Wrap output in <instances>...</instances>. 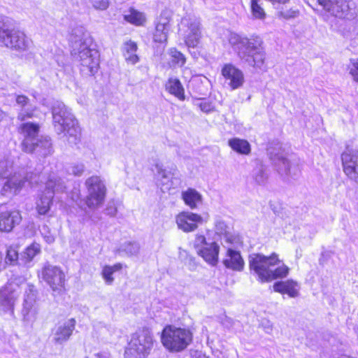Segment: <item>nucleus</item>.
<instances>
[{
	"label": "nucleus",
	"mask_w": 358,
	"mask_h": 358,
	"mask_svg": "<svg viewBox=\"0 0 358 358\" xmlns=\"http://www.w3.org/2000/svg\"><path fill=\"white\" fill-rule=\"evenodd\" d=\"M228 41L241 60L254 67L262 68L265 55L262 47V41L259 36L248 38L231 32L228 36Z\"/></svg>",
	"instance_id": "obj_1"
},
{
	"label": "nucleus",
	"mask_w": 358,
	"mask_h": 358,
	"mask_svg": "<svg viewBox=\"0 0 358 358\" xmlns=\"http://www.w3.org/2000/svg\"><path fill=\"white\" fill-rule=\"evenodd\" d=\"M92 45L93 39L87 32L82 33L72 41L71 55L79 63L80 71L85 76L94 75L99 66V55Z\"/></svg>",
	"instance_id": "obj_2"
},
{
	"label": "nucleus",
	"mask_w": 358,
	"mask_h": 358,
	"mask_svg": "<svg viewBox=\"0 0 358 358\" xmlns=\"http://www.w3.org/2000/svg\"><path fill=\"white\" fill-rule=\"evenodd\" d=\"M281 261L276 253L270 256L262 254H253L250 256V268L258 277L262 282H270L278 278H286L289 268L284 264L279 265Z\"/></svg>",
	"instance_id": "obj_3"
},
{
	"label": "nucleus",
	"mask_w": 358,
	"mask_h": 358,
	"mask_svg": "<svg viewBox=\"0 0 358 358\" xmlns=\"http://www.w3.org/2000/svg\"><path fill=\"white\" fill-rule=\"evenodd\" d=\"M52 113L55 131L69 136L68 141L76 143L80 136V129L70 110L63 103L57 101L52 106Z\"/></svg>",
	"instance_id": "obj_4"
},
{
	"label": "nucleus",
	"mask_w": 358,
	"mask_h": 358,
	"mask_svg": "<svg viewBox=\"0 0 358 358\" xmlns=\"http://www.w3.org/2000/svg\"><path fill=\"white\" fill-rule=\"evenodd\" d=\"M0 177L6 179V182L0 184V197L17 195L28 180L24 174L13 171V162L8 159L0 161Z\"/></svg>",
	"instance_id": "obj_5"
},
{
	"label": "nucleus",
	"mask_w": 358,
	"mask_h": 358,
	"mask_svg": "<svg viewBox=\"0 0 358 358\" xmlns=\"http://www.w3.org/2000/svg\"><path fill=\"white\" fill-rule=\"evenodd\" d=\"M155 340L148 329H140L131 336L124 350V358H148L154 347Z\"/></svg>",
	"instance_id": "obj_6"
},
{
	"label": "nucleus",
	"mask_w": 358,
	"mask_h": 358,
	"mask_svg": "<svg viewBox=\"0 0 358 358\" xmlns=\"http://www.w3.org/2000/svg\"><path fill=\"white\" fill-rule=\"evenodd\" d=\"M192 341V334L187 329L169 325L164 327L161 336L163 346L170 352L185 350Z\"/></svg>",
	"instance_id": "obj_7"
},
{
	"label": "nucleus",
	"mask_w": 358,
	"mask_h": 358,
	"mask_svg": "<svg viewBox=\"0 0 358 358\" xmlns=\"http://www.w3.org/2000/svg\"><path fill=\"white\" fill-rule=\"evenodd\" d=\"M66 189L64 180L58 173L52 172L45 181L44 192L36 201V210L39 215H46L52 204L55 193L62 192Z\"/></svg>",
	"instance_id": "obj_8"
},
{
	"label": "nucleus",
	"mask_w": 358,
	"mask_h": 358,
	"mask_svg": "<svg viewBox=\"0 0 358 358\" xmlns=\"http://www.w3.org/2000/svg\"><path fill=\"white\" fill-rule=\"evenodd\" d=\"M0 45L13 50L24 51L29 48L31 41L24 32L10 28L6 23V17L0 15Z\"/></svg>",
	"instance_id": "obj_9"
},
{
	"label": "nucleus",
	"mask_w": 358,
	"mask_h": 358,
	"mask_svg": "<svg viewBox=\"0 0 358 358\" xmlns=\"http://www.w3.org/2000/svg\"><path fill=\"white\" fill-rule=\"evenodd\" d=\"M40 307L38 293L33 285H26L21 308L22 322L25 327H33L38 318Z\"/></svg>",
	"instance_id": "obj_10"
},
{
	"label": "nucleus",
	"mask_w": 358,
	"mask_h": 358,
	"mask_svg": "<svg viewBox=\"0 0 358 358\" xmlns=\"http://www.w3.org/2000/svg\"><path fill=\"white\" fill-rule=\"evenodd\" d=\"M196 254L210 266H216L219 260L220 243L218 240L204 235L197 234L193 243Z\"/></svg>",
	"instance_id": "obj_11"
},
{
	"label": "nucleus",
	"mask_w": 358,
	"mask_h": 358,
	"mask_svg": "<svg viewBox=\"0 0 358 358\" xmlns=\"http://www.w3.org/2000/svg\"><path fill=\"white\" fill-rule=\"evenodd\" d=\"M179 34L182 37L187 46L195 48L201 38L200 20L194 15H186L181 19Z\"/></svg>",
	"instance_id": "obj_12"
},
{
	"label": "nucleus",
	"mask_w": 358,
	"mask_h": 358,
	"mask_svg": "<svg viewBox=\"0 0 358 358\" xmlns=\"http://www.w3.org/2000/svg\"><path fill=\"white\" fill-rule=\"evenodd\" d=\"M87 196L85 203L90 208H96L104 201L106 188L102 180L96 176L87 178L85 181Z\"/></svg>",
	"instance_id": "obj_13"
},
{
	"label": "nucleus",
	"mask_w": 358,
	"mask_h": 358,
	"mask_svg": "<svg viewBox=\"0 0 358 358\" xmlns=\"http://www.w3.org/2000/svg\"><path fill=\"white\" fill-rule=\"evenodd\" d=\"M41 278L53 292H60L64 289L65 274L57 266L45 265L41 271Z\"/></svg>",
	"instance_id": "obj_14"
},
{
	"label": "nucleus",
	"mask_w": 358,
	"mask_h": 358,
	"mask_svg": "<svg viewBox=\"0 0 358 358\" xmlns=\"http://www.w3.org/2000/svg\"><path fill=\"white\" fill-rule=\"evenodd\" d=\"M207 221L208 216L204 218L201 215L190 211H182L176 217L178 228L185 233L196 231L199 225Z\"/></svg>",
	"instance_id": "obj_15"
},
{
	"label": "nucleus",
	"mask_w": 358,
	"mask_h": 358,
	"mask_svg": "<svg viewBox=\"0 0 358 358\" xmlns=\"http://www.w3.org/2000/svg\"><path fill=\"white\" fill-rule=\"evenodd\" d=\"M19 297V293L12 285H7L0 289V311L3 314L14 315L15 306Z\"/></svg>",
	"instance_id": "obj_16"
},
{
	"label": "nucleus",
	"mask_w": 358,
	"mask_h": 358,
	"mask_svg": "<svg viewBox=\"0 0 358 358\" xmlns=\"http://www.w3.org/2000/svg\"><path fill=\"white\" fill-rule=\"evenodd\" d=\"M319 5L330 15L338 18L348 17L350 13L348 0H317Z\"/></svg>",
	"instance_id": "obj_17"
},
{
	"label": "nucleus",
	"mask_w": 358,
	"mask_h": 358,
	"mask_svg": "<svg viewBox=\"0 0 358 358\" xmlns=\"http://www.w3.org/2000/svg\"><path fill=\"white\" fill-rule=\"evenodd\" d=\"M341 159L344 173L349 179L358 184V151L347 148Z\"/></svg>",
	"instance_id": "obj_18"
},
{
	"label": "nucleus",
	"mask_w": 358,
	"mask_h": 358,
	"mask_svg": "<svg viewBox=\"0 0 358 358\" xmlns=\"http://www.w3.org/2000/svg\"><path fill=\"white\" fill-rule=\"evenodd\" d=\"M22 221L20 211L17 209H6L5 205L0 206V231L10 232Z\"/></svg>",
	"instance_id": "obj_19"
},
{
	"label": "nucleus",
	"mask_w": 358,
	"mask_h": 358,
	"mask_svg": "<svg viewBox=\"0 0 358 358\" xmlns=\"http://www.w3.org/2000/svg\"><path fill=\"white\" fill-rule=\"evenodd\" d=\"M76 322L75 319H68L59 322L52 329V342L55 344L62 345L69 341L75 330Z\"/></svg>",
	"instance_id": "obj_20"
},
{
	"label": "nucleus",
	"mask_w": 358,
	"mask_h": 358,
	"mask_svg": "<svg viewBox=\"0 0 358 358\" xmlns=\"http://www.w3.org/2000/svg\"><path fill=\"white\" fill-rule=\"evenodd\" d=\"M221 74L232 90L241 87L244 84L245 78L243 71L231 64H224L222 68Z\"/></svg>",
	"instance_id": "obj_21"
},
{
	"label": "nucleus",
	"mask_w": 358,
	"mask_h": 358,
	"mask_svg": "<svg viewBox=\"0 0 358 358\" xmlns=\"http://www.w3.org/2000/svg\"><path fill=\"white\" fill-rule=\"evenodd\" d=\"M271 159L278 173L285 179L294 178L298 175L299 172L298 166L291 163L282 154L271 155Z\"/></svg>",
	"instance_id": "obj_22"
},
{
	"label": "nucleus",
	"mask_w": 358,
	"mask_h": 358,
	"mask_svg": "<svg viewBox=\"0 0 358 358\" xmlns=\"http://www.w3.org/2000/svg\"><path fill=\"white\" fill-rule=\"evenodd\" d=\"M21 134L24 136L22 143V148L26 152H32L34 150V142L39 131V125L37 124L27 122L22 124L20 128Z\"/></svg>",
	"instance_id": "obj_23"
},
{
	"label": "nucleus",
	"mask_w": 358,
	"mask_h": 358,
	"mask_svg": "<svg viewBox=\"0 0 358 358\" xmlns=\"http://www.w3.org/2000/svg\"><path fill=\"white\" fill-rule=\"evenodd\" d=\"M155 175L159 184L164 187L166 189H169L173 185V179L178 178V170L176 168H172L170 171L163 168V166L160 163H156L155 164Z\"/></svg>",
	"instance_id": "obj_24"
},
{
	"label": "nucleus",
	"mask_w": 358,
	"mask_h": 358,
	"mask_svg": "<svg viewBox=\"0 0 358 358\" xmlns=\"http://www.w3.org/2000/svg\"><path fill=\"white\" fill-rule=\"evenodd\" d=\"M273 290L282 294H287L291 298H296L299 296L300 285L298 282L294 280L278 281L273 284Z\"/></svg>",
	"instance_id": "obj_25"
},
{
	"label": "nucleus",
	"mask_w": 358,
	"mask_h": 358,
	"mask_svg": "<svg viewBox=\"0 0 358 358\" xmlns=\"http://www.w3.org/2000/svg\"><path fill=\"white\" fill-rule=\"evenodd\" d=\"M224 265L231 270L241 271L244 268V261L241 254L231 248L227 250V258L223 261Z\"/></svg>",
	"instance_id": "obj_26"
},
{
	"label": "nucleus",
	"mask_w": 358,
	"mask_h": 358,
	"mask_svg": "<svg viewBox=\"0 0 358 358\" xmlns=\"http://www.w3.org/2000/svg\"><path fill=\"white\" fill-rule=\"evenodd\" d=\"M211 237L217 238L218 241L224 238L226 242L229 243H233L235 241V237L229 231V227L220 219L215 220V233Z\"/></svg>",
	"instance_id": "obj_27"
},
{
	"label": "nucleus",
	"mask_w": 358,
	"mask_h": 358,
	"mask_svg": "<svg viewBox=\"0 0 358 358\" xmlns=\"http://www.w3.org/2000/svg\"><path fill=\"white\" fill-rule=\"evenodd\" d=\"M182 199L185 203L191 209H195L199 205L201 204L202 195L196 189L189 188L182 192Z\"/></svg>",
	"instance_id": "obj_28"
},
{
	"label": "nucleus",
	"mask_w": 358,
	"mask_h": 358,
	"mask_svg": "<svg viewBox=\"0 0 358 358\" xmlns=\"http://www.w3.org/2000/svg\"><path fill=\"white\" fill-rule=\"evenodd\" d=\"M169 30V24L168 19L161 17L156 25L155 31L153 34L154 41L162 43H165L167 41Z\"/></svg>",
	"instance_id": "obj_29"
},
{
	"label": "nucleus",
	"mask_w": 358,
	"mask_h": 358,
	"mask_svg": "<svg viewBox=\"0 0 358 358\" xmlns=\"http://www.w3.org/2000/svg\"><path fill=\"white\" fill-rule=\"evenodd\" d=\"M228 145L234 152L240 155H248L251 152V145L247 140L232 138L228 141Z\"/></svg>",
	"instance_id": "obj_30"
},
{
	"label": "nucleus",
	"mask_w": 358,
	"mask_h": 358,
	"mask_svg": "<svg viewBox=\"0 0 358 358\" xmlns=\"http://www.w3.org/2000/svg\"><path fill=\"white\" fill-rule=\"evenodd\" d=\"M138 47L135 42L129 41L123 45V55L125 60L131 64H135L139 61L136 55Z\"/></svg>",
	"instance_id": "obj_31"
},
{
	"label": "nucleus",
	"mask_w": 358,
	"mask_h": 358,
	"mask_svg": "<svg viewBox=\"0 0 358 358\" xmlns=\"http://www.w3.org/2000/svg\"><path fill=\"white\" fill-rule=\"evenodd\" d=\"M252 176L255 182L259 185H265L268 179L266 167L262 162H257L252 170Z\"/></svg>",
	"instance_id": "obj_32"
},
{
	"label": "nucleus",
	"mask_w": 358,
	"mask_h": 358,
	"mask_svg": "<svg viewBox=\"0 0 358 358\" xmlns=\"http://www.w3.org/2000/svg\"><path fill=\"white\" fill-rule=\"evenodd\" d=\"M39 155L46 157L52 152V143L50 138L45 137L34 142V150Z\"/></svg>",
	"instance_id": "obj_33"
},
{
	"label": "nucleus",
	"mask_w": 358,
	"mask_h": 358,
	"mask_svg": "<svg viewBox=\"0 0 358 358\" xmlns=\"http://www.w3.org/2000/svg\"><path fill=\"white\" fill-rule=\"evenodd\" d=\"M166 88L169 93L173 94L180 100L185 99L184 89L178 79L170 78L166 84Z\"/></svg>",
	"instance_id": "obj_34"
},
{
	"label": "nucleus",
	"mask_w": 358,
	"mask_h": 358,
	"mask_svg": "<svg viewBox=\"0 0 358 358\" xmlns=\"http://www.w3.org/2000/svg\"><path fill=\"white\" fill-rule=\"evenodd\" d=\"M16 103L20 106L22 108V110L17 115V119L20 121H24L27 118H31L34 116L32 111H28L24 107L27 106L29 104V99L27 96L24 95H17L15 98Z\"/></svg>",
	"instance_id": "obj_35"
},
{
	"label": "nucleus",
	"mask_w": 358,
	"mask_h": 358,
	"mask_svg": "<svg viewBox=\"0 0 358 358\" xmlns=\"http://www.w3.org/2000/svg\"><path fill=\"white\" fill-rule=\"evenodd\" d=\"M250 13L252 18L255 20H264L266 17V13L262 6L260 0L250 1Z\"/></svg>",
	"instance_id": "obj_36"
},
{
	"label": "nucleus",
	"mask_w": 358,
	"mask_h": 358,
	"mask_svg": "<svg viewBox=\"0 0 358 358\" xmlns=\"http://www.w3.org/2000/svg\"><path fill=\"white\" fill-rule=\"evenodd\" d=\"M41 252V246L38 243H34L28 246L21 255V260L24 263L30 262L34 257Z\"/></svg>",
	"instance_id": "obj_37"
},
{
	"label": "nucleus",
	"mask_w": 358,
	"mask_h": 358,
	"mask_svg": "<svg viewBox=\"0 0 358 358\" xmlns=\"http://www.w3.org/2000/svg\"><path fill=\"white\" fill-rule=\"evenodd\" d=\"M139 245L136 242H127L121 245L119 253H124L127 256L136 255L138 253Z\"/></svg>",
	"instance_id": "obj_38"
},
{
	"label": "nucleus",
	"mask_w": 358,
	"mask_h": 358,
	"mask_svg": "<svg viewBox=\"0 0 358 358\" xmlns=\"http://www.w3.org/2000/svg\"><path fill=\"white\" fill-rule=\"evenodd\" d=\"M124 18L127 21L136 25H141L145 21L143 14L134 9H131L129 13L124 15Z\"/></svg>",
	"instance_id": "obj_39"
},
{
	"label": "nucleus",
	"mask_w": 358,
	"mask_h": 358,
	"mask_svg": "<svg viewBox=\"0 0 358 358\" xmlns=\"http://www.w3.org/2000/svg\"><path fill=\"white\" fill-rule=\"evenodd\" d=\"M169 55L171 57V62L179 66H182L185 64L186 59L183 54L178 51L175 48H172L169 50Z\"/></svg>",
	"instance_id": "obj_40"
},
{
	"label": "nucleus",
	"mask_w": 358,
	"mask_h": 358,
	"mask_svg": "<svg viewBox=\"0 0 358 358\" xmlns=\"http://www.w3.org/2000/svg\"><path fill=\"white\" fill-rule=\"evenodd\" d=\"M299 10L297 9L289 8L278 13V17L285 20H291L297 17L299 15Z\"/></svg>",
	"instance_id": "obj_41"
},
{
	"label": "nucleus",
	"mask_w": 358,
	"mask_h": 358,
	"mask_svg": "<svg viewBox=\"0 0 358 358\" xmlns=\"http://www.w3.org/2000/svg\"><path fill=\"white\" fill-rule=\"evenodd\" d=\"M18 259V252L16 249L14 248H9L7 250L6 257L5 259V261L6 262V264L8 263L10 264H15Z\"/></svg>",
	"instance_id": "obj_42"
},
{
	"label": "nucleus",
	"mask_w": 358,
	"mask_h": 358,
	"mask_svg": "<svg viewBox=\"0 0 358 358\" xmlns=\"http://www.w3.org/2000/svg\"><path fill=\"white\" fill-rule=\"evenodd\" d=\"M114 272L112 270V268H110V266H105L103 268L102 270V277L104 279L106 283L108 285H111L114 280V278H113V274Z\"/></svg>",
	"instance_id": "obj_43"
},
{
	"label": "nucleus",
	"mask_w": 358,
	"mask_h": 358,
	"mask_svg": "<svg viewBox=\"0 0 358 358\" xmlns=\"http://www.w3.org/2000/svg\"><path fill=\"white\" fill-rule=\"evenodd\" d=\"M93 8L96 10H105L110 4V0H90Z\"/></svg>",
	"instance_id": "obj_44"
},
{
	"label": "nucleus",
	"mask_w": 358,
	"mask_h": 358,
	"mask_svg": "<svg viewBox=\"0 0 358 358\" xmlns=\"http://www.w3.org/2000/svg\"><path fill=\"white\" fill-rule=\"evenodd\" d=\"M348 68L354 80L358 82V59H351Z\"/></svg>",
	"instance_id": "obj_45"
},
{
	"label": "nucleus",
	"mask_w": 358,
	"mask_h": 358,
	"mask_svg": "<svg viewBox=\"0 0 358 358\" xmlns=\"http://www.w3.org/2000/svg\"><path fill=\"white\" fill-rule=\"evenodd\" d=\"M69 171L76 176H80L85 171V165L83 164H73L70 167Z\"/></svg>",
	"instance_id": "obj_46"
},
{
	"label": "nucleus",
	"mask_w": 358,
	"mask_h": 358,
	"mask_svg": "<svg viewBox=\"0 0 358 358\" xmlns=\"http://www.w3.org/2000/svg\"><path fill=\"white\" fill-rule=\"evenodd\" d=\"M41 233L47 243H52L55 241V236L48 231V228L47 226L43 227Z\"/></svg>",
	"instance_id": "obj_47"
},
{
	"label": "nucleus",
	"mask_w": 358,
	"mask_h": 358,
	"mask_svg": "<svg viewBox=\"0 0 358 358\" xmlns=\"http://www.w3.org/2000/svg\"><path fill=\"white\" fill-rule=\"evenodd\" d=\"M261 327L264 329L266 333L271 334L273 331V323L266 319H264L261 321Z\"/></svg>",
	"instance_id": "obj_48"
},
{
	"label": "nucleus",
	"mask_w": 358,
	"mask_h": 358,
	"mask_svg": "<svg viewBox=\"0 0 358 358\" xmlns=\"http://www.w3.org/2000/svg\"><path fill=\"white\" fill-rule=\"evenodd\" d=\"M229 328L234 333H237L242 330V325L239 321H232Z\"/></svg>",
	"instance_id": "obj_49"
},
{
	"label": "nucleus",
	"mask_w": 358,
	"mask_h": 358,
	"mask_svg": "<svg viewBox=\"0 0 358 358\" xmlns=\"http://www.w3.org/2000/svg\"><path fill=\"white\" fill-rule=\"evenodd\" d=\"M192 358H209L201 351L196 350L192 353Z\"/></svg>",
	"instance_id": "obj_50"
},
{
	"label": "nucleus",
	"mask_w": 358,
	"mask_h": 358,
	"mask_svg": "<svg viewBox=\"0 0 358 358\" xmlns=\"http://www.w3.org/2000/svg\"><path fill=\"white\" fill-rule=\"evenodd\" d=\"M100 334L99 336L101 337V338H107V336L106 335V333L108 331V329L106 326H100Z\"/></svg>",
	"instance_id": "obj_51"
},
{
	"label": "nucleus",
	"mask_w": 358,
	"mask_h": 358,
	"mask_svg": "<svg viewBox=\"0 0 358 358\" xmlns=\"http://www.w3.org/2000/svg\"><path fill=\"white\" fill-rule=\"evenodd\" d=\"M97 358H111V356L108 352H101L95 355Z\"/></svg>",
	"instance_id": "obj_52"
},
{
	"label": "nucleus",
	"mask_w": 358,
	"mask_h": 358,
	"mask_svg": "<svg viewBox=\"0 0 358 358\" xmlns=\"http://www.w3.org/2000/svg\"><path fill=\"white\" fill-rule=\"evenodd\" d=\"M6 262L3 261V255L0 252V271L6 268Z\"/></svg>",
	"instance_id": "obj_53"
},
{
	"label": "nucleus",
	"mask_w": 358,
	"mask_h": 358,
	"mask_svg": "<svg viewBox=\"0 0 358 358\" xmlns=\"http://www.w3.org/2000/svg\"><path fill=\"white\" fill-rule=\"evenodd\" d=\"M113 272L120 271L122 268V265L120 263L115 264L113 266H110Z\"/></svg>",
	"instance_id": "obj_54"
},
{
	"label": "nucleus",
	"mask_w": 358,
	"mask_h": 358,
	"mask_svg": "<svg viewBox=\"0 0 358 358\" xmlns=\"http://www.w3.org/2000/svg\"><path fill=\"white\" fill-rule=\"evenodd\" d=\"M273 4L279 3V4H285L289 2V0H268Z\"/></svg>",
	"instance_id": "obj_55"
},
{
	"label": "nucleus",
	"mask_w": 358,
	"mask_h": 358,
	"mask_svg": "<svg viewBox=\"0 0 358 358\" xmlns=\"http://www.w3.org/2000/svg\"><path fill=\"white\" fill-rule=\"evenodd\" d=\"M200 108H201V110L205 111V112H208L209 110V106L206 103H201L200 104Z\"/></svg>",
	"instance_id": "obj_56"
},
{
	"label": "nucleus",
	"mask_w": 358,
	"mask_h": 358,
	"mask_svg": "<svg viewBox=\"0 0 358 358\" xmlns=\"http://www.w3.org/2000/svg\"><path fill=\"white\" fill-rule=\"evenodd\" d=\"M7 116V114L6 113H5L4 111H3L1 108H0V122L3 120Z\"/></svg>",
	"instance_id": "obj_57"
},
{
	"label": "nucleus",
	"mask_w": 358,
	"mask_h": 358,
	"mask_svg": "<svg viewBox=\"0 0 358 358\" xmlns=\"http://www.w3.org/2000/svg\"><path fill=\"white\" fill-rule=\"evenodd\" d=\"M115 213H116V210L115 209L108 212V214H110L111 215H115Z\"/></svg>",
	"instance_id": "obj_58"
},
{
	"label": "nucleus",
	"mask_w": 358,
	"mask_h": 358,
	"mask_svg": "<svg viewBox=\"0 0 358 358\" xmlns=\"http://www.w3.org/2000/svg\"><path fill=\"white\" fill-rule=\"evenodd\" d=\"M30 180H31V182H34L33 181V179L32 178H30ZM35 182H36L37 181L36 180H34Z\"/></svg>",
	"instance_id": "obj_59"
},
{
	"label": "nucleus",
	"mask_w": 358,
	"mask_h": 358,
	"mask_svg": "<svg viewBox=\"0 0 358 358\" xmlns=\"http://www.w3.org/2000/svg\"><path fill=\"white\" fill-rule=\"evenodd\" d=\"M221 240H222V239H219L218 243H219V242H220V243H222V241H221Z\"/></svg>",
	"instance_id": "obj_60"
}]
</instances>
